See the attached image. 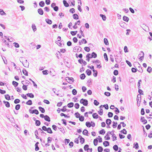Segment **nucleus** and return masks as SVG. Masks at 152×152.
Here are the masks:
<instances>
[{"instance_id": "nucleus-58", "label": "nucleus", "mask_w": 152, "mask_h": 152, "mask_svg": "<svg viewBox=\"0 0 152 152\" xmlns=\"http://www.w3.org/2000/svg\"><path fill=\"white\" fill-rule=\"evenodd\" d=\"M107 115L108 117L111 118L113 116V114L111 112H109L108 113Z\"/></svg>"}, {"instance_id": "nucleus-1", "label": "nucleus", "mask_w": 152, "mask_h": 152, "mask_svg": "<svg viewBox=\"0 0 152 152\" xmlns=\"http://www.w3.org/2000/svg\"><path fill=\"white\" fill-rule=\"evenodd\" d=\"M81 104H83L85 106H87L88 104V101L87 100L83 98L81 99L80 100Z\"/></svg>"}, {"instance_id": "nucleus-55", "label": "nucleus", "mask_w": 152, "mask_h": 152, "mask_svg": "<svg viewBox=\"0 0 152 152\" xmlns=\"http://www.w3.org/2000/svg\"><path fill=\"white\" fill-rule=\"evenodd\" d=\"M77 31H72L70 32V34H71V35L72 36H75L77 33Z\"/></svg>"}, {"instance_id": "nucleus-29", "label": "nucleus", "mask_w": 152, "mask_h": 152, "mask_svg": "<svg viewBox=\"0 0 152 152\" xmlns=\"http://www.w3.org/2000/svg\"><path fill=\"white\" fill-rule=\"evenodd\" d=\"M111 122L112 121L110 119H107L106 120V123L107 124L110 125L111 124Z\"/></svg>"}, {"instance_id": "nucleus-51", "label": "nucleus", "mask_w": 152, "mask_h": 152, "mask_svg": "<svg viewBox=\"0 0 152 152\" xmlns=\"http://www.w3.org/2000/svg\"><path fill=\"white\" fill-rule=\"evenodd\" d=\"M104 57L106 61H108V59L107 57V55L106 53H104Z\"/></svg>"}, {"instance_id": "nucleus-44", "label": "nucleus", "mask_w": 152, "mask_h": 152, "mask_svg": "<svg viewBox=\"0 0 152 152\" xmlns=\"http://www.w3.org/2000/svg\"><path fill=\"white\" fill-rule=\"evenodd\" d=\"M80 5H78V6H77V9H78V10L80 12H81L82 11V9H81V6L82 5V3H81V1H80Z\"/></svg>"}, {"instance_id": "nucleus-54", "label": "nucleus", "mask_w": 152, "mask_h": 152, "mask_svg": "<svg viewBox=\"0 0 152 152\" xmlns=\"http://www.w3.org/2000/svg\"><path fill=\"white\" fill-rule=\"evenodd\" d=\"M103 110L102 109H100L98 111V113L100 115H102L103 114Z\"/></svg>"}, {"instance_id": "nucleus-18", "label": "nucleus", "mask_w": 152, "mask_h": 152, "mask_svg": "<svg viewBox=\"0 0 152 152\" xmlns=\"http://www.w3.org/2000/svg\"><path fill=\"white\" fill-rule=\"evenodd\" d=\"M26 95L28 97L33 98L34 97V94L32 93H28L26 94Z\"/></svg>"}, {"instance_id": "nucleus-37", "label": "nucleus", "mask_w": 152, "mask_h": 152, "mask_svg": "<svg viewBox=\"0 0 152 152\" xmlns=\"http://www.w3.org/2000/svg\"><path fill=\"white\" fill-rule=\"evenodd\" d=\"M97 150L98 152H102L103 150V148L102 146H99L97 148Z\"/></svg>"}, {"instance_id": "nucleus-57", "label": "nucleus", "mask_w": 152, "mask_h": 152, "mask_svg": "<svg viewBox=\"0 0 152 152\" xmlns=\"http://www.w3.org/2000/svg\"><path fill=\"white\" fill-rule=\"evenodd\" d=\"M80 142L82 144L83 143L85 142V140L83 137H81L80 139Z\"/></svg>"}, {"instance_id": "nucleus-6", "label": "nucleus", "mask_w": 152, "mask_h": 152, "mask_svg": "<svg viewBox=\"0 0 152 152\" xmlns=\"http://www.w3.org/2000/svg\"><path fill=\"white\" fill-rule=\"evenodd\" d=\"M79 47L80 48V49L79 48H77V46L74 47L73 48V51L75 52H79L81 51L82 50V48L80 46Z\"/></svg>"}, {"instance_id": "nucleus-9", "label": "nucleus", "mask_w": 152, "mask_h": 152, "mask_svg": "<svg viewBox=\"0 0 152 152\" xmlns=\"http://www.w3.org/2000/svg\"><path fill=\"white\" fill-rule=\"evenodd\" d=\"M44 119L45 120L48 122H50V117L47 115H45V117H44Z\"/></svg>"}, {"instance_id": "nucleus-63", "label": "nucleus", "mask_w": 152, "mask_h": 152, "mask_svg": "<svg viewBox=\"0 0 152 152\" xmlns=\"http://www.w3.org/2000/svg\"><path fill=\"white\" fill-rule=\"evenodd\" d=\"M138 92L140 95H143L144 94L143 91L140 88L138 89Z\"/></svg>"}, {"instance_id": "nucleus-40", "label": "nucleus", "mask_w": 152, "mask_h": 152, "mask_svg": "<svg viewBox=\"0 0 152 152\" xmlns=\"http://www.w3.org/2000/svg\"><path fill=\"white\" fill-rule=\"evenodd\" d=\"M35 124L36 126H39L41 124V122L39 120H37L35 121Z\"/></svg>"}, {"instance_id": "nucleus-32", "label": "nucleus", "mask_w": 152, "mask_h": 152, "mask_svg": "<svg viewBox=\"0 0 152 152\" xmlns=\"http://www.w3.org/2000/svg\"><path fill=\"white\" fill-rule=\"evenodd\" d=\"M67 106L69 108L72 107L74 106V103L72 102H71L68 104Z\"/></svg>"}, {"instance_id": "nucleus-47", "label": "nucleus", "mask_w": 152, "mask_h": 152, "mask_svg": "<svg viewBox=\"0 0 152 152\" xmlns=\"http://www.w3.org/2000/svg\"><path fill=\"white\" fill-rule=\"evenodd\" d=\"M113 149L115 151H118V147L117 145H115L113 147Z\"/></svg>"}, {"instance_id": "nucleus-28", "label": "nucleus", "mask_w": 152, "mask_h": 152, "mask_svg": "<svg viewBox=\"0 0 152 152\" xmlns=\"http://www.w3.org/2000/svg\"><path fill=\"white\" fill-rule=\"evenodd\" d=\"M59 44H58V45L60 47H63L62 46V45H64V40H62L60 42L58 43Z\"/></svg>"}, {"instance_id": "nucleus-13", "label": "nucleus", "mask_w": 152, "mask_h": 152, "mask_svg": "<svg viewBox=\"0 0 152 152\" xmlns=\"http://www.w3.org/2000/svg\"><path fill=\"white\" fill-rule=\"evenodd\" d=\"M86 73L88 76H90L91 75L92 73V72L90 69H87L86 71Z\"/></svg>"}, {"instance_id": "nucleus-34", "label": "nucleus", "mask_w": 152, "mask_h": 152, "mask_svg": "<svg viewBox=\"0 0 152 152\" xmlns=\"http://www.w3.org/2000/svg\"><path fill=\"white\" fill-rule=\"evenodd\" d=\"M140 99H139V98H137V105L138 107L140 106V103L141 102Z\"/></svg>"}, {"instance_id": "nucleus-53", "label": "nucleus", "mask_w": 152, "mask_h": 152, "mask_svg": "<svg viewBox=\"0 0 152 152\" xmlns=\"http://www.w3.org/2000/svg\"><path fill=\"white\" fill-rule=\"evenodd\" d=\"M32 28L33 31L34 32L37 30L36 27L34 24H33L32 25Z\"/></svg>"}, {"instance_id": "nucleus-39", "label": "nucleus", "mask_w": 152, "mask_h": 152, "mask_svg": "<svg viewBox=\"0 0 152 152\" xmlns=\"http://www.w3.org/2000/svg\"><path fill=\"white\" fill-rule=\"evenodd\" d=\"M53 91V92H54V93H55L57 96H61V97H62L64 95V94H63V95H59V94H57V93H56V92L55 91L56 90V89L55 88H53V90H52Z\"/></svg>"}, {"instance_id": "nucleus-60", "label": "nucleus", "mask_w": 152, "mask_h": 152, "mask_svg": "<svg viewBox=\"0 0 152 152\" xmlns=\"http://www.w3.org/2000/svg\"><path fill=\"white\" fill-rule=\"evenodd\" d=\"M84 49L85 50V51L87 52H89L90 51V49L89 47H85L84 48Z\"/></svg>"}, {"instance_id": "nucleus-59", "label": "nucleus", "mask_w": 152, "mask_h": 152, "mask_svg": "<svg viewBox=\"0 0 152 152\" xmlns=\"http://www.w3.org/2000/svg\"><path fill=\"white\" fill-rule=\"evenodd\" d=\"M48 71L47 70H43L42 71V74L44 75H47L48 73Z\"/></svg>"}, {"instance_id": "nucleus-20", "label": "nucleus", "mask_w": 152, "mask_h": 152, "mask_svg": "<svg viewBox=\"0 0 152 152\" xmlns=\"http://www.w3.org/2000/svg\"><path fill=\"white\" fill-rule=\"evenodd\" d=\"M92 116L94 119H97L99 117L98 115L96 113H94L92 115Z\"/></svg>"}, {"instance_id": "nucleus-27", "label": "nucleus", "mask_w": 152, "mask_h": 152, "mask_svg": "<svg viewBox=\"0 0 152 152\" xmlns=\"http://www.w3.org/2000/svg\"><path fill=\"white\" fill-rule=\"evenodd\" d=\"M38 130L39 131L42 135H43V136H45L46 135V133L44 132L43 131L42 129H41V128H39L38 129Z\"/></svg>"}, {"instance_id": "nucleus-11", "label": "nucleus", "mask_w": 152, "mask_h": 152, "mask_svg": "<svg viewBox=\"0 0 152 152\" xmlns=\"http://www.w3.org/2000/svg\"><path fill=\"white\" fill-rule=\"evenodd\" d=\"M103 144L105 147H107L110 145V142L107 141H105L103 142Z\"/></svg>"}, {"instance_id": "nucleus-2", "label": "nucleus", "mask_w": 152, "mask_h": 152, "mask_svg": "<svg viewBox=\"0 0 152 152\" xmlns=\"http://www.w3.org/2000/svg\"><path fill=\"white\" fill-rule=\"evenodd\" d=\"M18 84L19 83L18 82L14 81H13L12 82V84L15 87V88L17 91L18 92H19V87H17Z\"/></svg>"}, {"instance_id": "nucleus-45", "label": "nucleus", "mask_w": 152, "mask_h": 152, "mask_svg": "<svg viewBox=\"0 0 152 152\" xmlns=\"http://www.w3.org/2000/svg\"><path fill=\"white\" fill-rule=\"evenodd\" d=\"M26 104L28 105H31L32 104V101L31 100H29L26 102Z\"/></svg>"}, {"instance_id": "nucleus-56", "label": "nucleus", "mask_w": 152, "mask_h": 152, "mask_svg": "<svg viewBox=\"0 0 152 152\" xmlns=\"http://www.w3.org/2000/svg\"><path fill=\"white\" fill-rule=\"evenodd\" d=\"M80 114L78 112H76L75 114V116L77 118H79L80 116Z\"/></svg>"}, {"instance_id": "nucleus-19", "label": "nucleus", "mask_w": 152, "mask_h": 152, "mask_svg": "<svg viewBox=\"0 0 152 152\" xmlns=\"http://www.w3.org/2000/svg\"><path fill=\"white\" fill-rule=\"evenodd\" d=\"M83 135L88 136V132L86 129H84L83 131Z\"/></svg>"}, {"instance_id": "nucleus-35", "label": "nucleus", "mask_w": 152, "mask_h": 152, "mask_svg": "<svg viewBox=\"0 0 152 152\" xmlns=\"http://www.w3.org/2000/svg\"><path fill=\"white\" fill-rule=\"evenodd\" d=\"M105 132V131L104 129H102L99 131V133L100 134L104 135Z\"/></svg>"}, {"instance_id": "nucleus-16", "label": "nucleus", "mask_w": 152, "mask_h": 152, "mask_svg": "<svg viewBox=\"0 0 152 152\" xmlns=\"http://www.w3.org/2000/svg\"><path fill=\"white\" fill-rule=\"evenodd\" d=\"M38 108L42 113H44L45 112V110L44 108L40 106L38 107Z\"/></svg>"}, {"instance_id": "nucleus-12", "label": "nucleus", "mask_w": 152, "mask_h": 152, "mask_svg": "<svg viewBox=\"0 0 152 152\" xmlns=\"http://www.w3.org/2000/svg\"><path fill=\"white\" fill-rule=\"evenodd\" d=\"M123 20L125 21L128 22L129 20V18L127 16L124 15L123 16Z\"/></svg>"}, {"instance_id": "nucleus-61", "label": "nucleus", "mask_w": 152, "mask_h": 152, "mask_svg": "<svg viewBox=\"0 0 152 152\" xmlns=\"http://www.w3.org/2000/svg\"><path fill=\"white\" fill-rule=\"evenodd\" d=\"M147 71L149 73H151L152 71V68L150 66H148L147 69Z\"/></svg>"}, {"instance_id": "nucleus-17", "label": "nucleus", "mask_w": 152, "mask_h": 152, "mask_svg": "<svg viewBox=\"0 0 152 152\" xmlns=\"http://www.w3.org/2000/svg\"><path fill=\"white\" fill-rule=\"evenodd\" d=\"M134 148H135L136 149H139V145L137 142H135L134 143Z\"/></svg>"}, {"instance_id": "nucleus-5", "label": "nucleus", "mask_w": 152, "mask_h": 152, "mask_svg": "<svg viewBox=\"0 0 152 152\" xmlns=\"http://www.w3.org/2000/svg\"><path fill=\"white\" fill-rule=\"evenodd\" d=\"M140 53H141L139 54L138 56L140 57L139 58L140 60L142 61L144 58V54L142 51H141Z\"/></svg>"}, {"instance_id": "nucleus-48", "label": "nucleus", "mask_w": 152, "mask_h": 152, "mask_svg": "<svg viewBox=\"0 0 152 152\" xmlns=\"http://www.w3.org/2000/svg\"><path fill=\"white\" fill-rule=\"evenodd\" d=\"M79 120L81 121H84V117L83 115H80V116L79 118Z\"/></svg>"}, {"instance_id": "nucleus-10", "label": "nucleus", "mask_w": 152, "mask_h": 152, "mask_svg": "<svg viewBox=\"0 0 152 152\" xmlns=\"http://www.w3.org/2000/svg\"><path fill=\"white\" fill-rule=\"evenodd\" d=\"M97 57V55L96 53L94 52H93L91 55V58H95Z\"/></svg>"}, {"instance_id": "nucleus-7", "label": "nucleus", "mask_w": 152, "mask_h": 152, "mask_svg": "<svg viewBox=\"0 0 152 152\" xmlns=\"http://www.w3.org/2000/svg\"><path fill=\"white\" fill-rule=\"evenodd\" d=\"M140 121L141 122L143 123L144 124H145L147 123V121L145 119V118L144 117H141Z\"/></svg>"}, {"instance_id": "nucleus-24", "label": "nucleus", "mask_w": 152, "mask_h": 152, "mask_svg": "<svg viewBox=\"0 0 152 152\" xmlns=\"http://www.w3.org/2000/svg\"><path fill=\"white\" fill-rule=\"evenodd\" d=\"M80 77L81 80H84L86 76L85 74L83 73L80 75Z\"/></svg>"}, {"instance_id": "nucleus-4", "label": "nucleus", "mask_w": 152, "mask_h": 152, "mask_svg": "<svg viewBox=\"0 0 152 152\" xmlns=\"http://www.w3.org/2000/svg\"><path fill=\"white\" fill-rule=\"evenodd\" d=\"M29 112L31 114L34 113L36 115H38L39 113L37 109L32 110L31 109V108H30L29 110Z\"/></svg>"}, {"instance_id": "nucleus-41", "label": "nucleus", "mask_w": 152, "mask_h": 152, "mask_svg": "<svg viewBox=\"0 0 152 152\" xmlns=\"http://www.w3.org/2000/svg\"><path fill=\"white\" fill-rule=\"evenodd\" d=\"M84 149L85 151H88L89 150V145L86 144L84 147Z\"/></svg>"}, {"instance_id": "nucleus-46", "label": "nucleus", "mask_w": 152, "mask_h": 152, "mask_svg": "<svg viewBox=\"0 0 152 152\" xmlns=\"http://www.w3.org/2000/svg\"><path fill=\"white\" fill-rule=\"evenodd\" d=\"M86 126L88 127H90L91 126V124L89 121H87L86 122Z\"/></svg>"}, {"instance_id": "nucleus-26", "label": "nucleus", "mask_w": 152, "mask_h": 152, "mask_svg": "<svg viewBox=\"0 0 152 152\" xmlns=\"http://www.w3.org/2000/svg\"><path fill=\"white\" fill-rule=\"evenodd\" d=\"M22 72L26 76L28 75V72L25 69H23Z\"/></svg>"}, {"instance_id": "nucleus-22", "label": "nucleus", "mask_w": 152, "mask_h": 152, "mask_svg": "<svg viewBox=\"0 0 152 152\" xmlns=\"http://www.w3.org/2000/svg\"><path fill=\"white\" fill-rule=\"evenodd\" d=\"M39 4L40 7H42L45 6V3L44 1H41L39 2Z\"/></svg>"}, {"instance_id": "nucleus-25", "label": "nucleus", "mask_w": 152, "mask_h": 152, "mask_svg": "<svg viewBox=\"0 0 152 152\" xmlns=\"http://www.w3.org/2000/svg\"><path fill=\"white\" fill-rule=\"evenodd\" d=\"M73 18L75 20H77L79 19V16L76 14H74L73 15Z\"/></svg>"}, {"instance_id": "nucleus-21", "label": "nucleus", "mask_w": 152, "mask_h": 152, "mask_svg": "<svg viewBox=\"0 0 152 152\" xmlns=\"http://www.w3.org/2000/svg\"><path fill=\"white\" fill-rule=\"evenodd\" d=\"M45 20L46 22L49 24H51L52 23V21L51 20H50L48 18L46 19Z\"/></svg>"}, {"instance_id": "nucleus-30", "label": "nucleus", "mask_w": 152, "mask_h": 152, "mask_svg": "<svg viewBox=\"0 0 152 152\" xmlns=\"http://www.w3.org/2000/svg\"><path fill=\"white\" fill-rule=\"evenodd\" d=\"M5 98L8 100L11 99L10 96L8 94H7L4 95Z\"/></svg>"}, {"instance_id": "nucleus-64", "label": "nucleus", "mask_w": 152, "mask_h": 152, "mask_svg": "<svg viewBox=\"0 0 152 152\" xmlns=\"http://www.w3.org/2000/svg\"><path fill=\"white\" fill-rule=\"evenodd\" d=\"M131 70L132 72L135 73L137 71V70H138L136 68L133 67L132 68Z\"/></svg>"}, {"instance_id": "nucleus-42", "label": "nucleus", "mask_w": 152, "mask_h": 152, "mask_svg": "<svg viewBox=\"0 0 152 152\" xmlns=\"http://www.w3.org/2000/svg\"><path fill=\"white\" fill-rule=\"evenodd\" d=\"M120 26L121 27H123V28H124L125 26L126 23L125 22L122 21V22H121L120 23Z\"/></svg>"}, {"instance_id": "nucleus-43", "label": "nucleus", "mask_w": 152, "mask_h": 152, "mask_svg": "<svg viewBox=\"0 0 152 152\" xmlns=\"http://www.w3.org/2000/svg\"><path fill=\"white\" fill-rule=\"evenodd\" d=\"M104 43L106 45H108L109 42L107 39L106 38H104Z\"/></svg>"}, {"instance_id": "nucleus-14", "label": "nucleus", "mask_w": 152, "mask_h": 152, "mask_svg": "<svg viewBox=\"0 0 152 152\" xmlns=\"http://www.w3.org/2000/svg\"><path fill=\"white\" fill-rule=\"evenodd\" d=\"M66 105H65V106H63L62 107V108L61 109H60V111H61L63 112H64L66 111L67 110V109L66 108Z\"/></svg>"}, {"instance_id": "nucleus-52", "label": "nucleus", "mask_w": 152, "mask_h": 152, "mask_svg": "<svg viewBox=\"0 0 152 152\" xmlns=\"http://www.w3.org/2000/svg\"><path fill=\"white\" fill-rule=\"evenodd\" d=\"M66 78H67L68 80H69L70 81H71L72 83H73L74 81V80L73 77H66Z\"/></svg>"}, {"instance_id": "nucleus-8", "label": "nucleus", "mask_w": 152, "mask_h": 152, "mask_svg": "<svg viewBox=\"0 0 152 152\" xmlns=\"http://www.w3.org/2000/svg\"><path fill=\"white\" fill-rule=\"evenodd\" d=\"M37 11L38 13L41 15H42L44 14L43 11L41 8L37 10Z\"/></svg>"}, {"instance_id": "nucleus-36", "label": "nucleus", "mask_w": 152, "mask_h": 152, "mask_svg": "<svg viewBox=\"0 0 152 152\" xmlns=\"http://www.w3.org/2000/svg\"><path fill=\"white\" fill-rule=\"evenodd\" d=\"M100 16L102 18V20L104 21H105L106 20V18L104 15L102 14H100Z\"/></svg>"}, {"instance_id": "nucleus-33", "label": "nucleus", "mask_w": 152, "mask_h": 152, "mask_svg": "<svg viewBox=\"0 0 152 152\" xmlns=\"http://www.w3.org/2000/svg\"><path fill=\"white\" fill-rule=\"evenodd\" d=\"M0 14L2 15H6V13L2 9H0Z\"/></svg>"}, {"instance_id": "nucleus-50", "label": "nucleus", "mask_w": 152, "mask_h": 152, "mask_svg": "<svg viewBox=\"0 0 152 152\" xmlns=\"http://www.w3.org/2000/svg\"><path fill=\"white\" fill-rule=\"evenodd\" d=\"M113 124L112 125L113 127L114 128H116L118 124L117 122H115L114 121H113Z\"/></svg>"}, {"instance_id": "nucleus-38", "label": "nucleus", "mask_w": 152, "mask_h": 152, "mask_svg": "<svg viewBox=\"0 0 152 152\" xmlns=\"http://www.w3.org/2000/svg\"><path fill=\"white\" fill-rule=\"evenodd\" d=\"M46 132L50 134H52L53 133V132L51 129L50 127H48L47 128V130Z\"/></svg>"}, {"instance_id": "nucleus-15", "label": "nucleus", "mask_w": 152, "mask_h": 152, "mask_svg": "<svg viewBox=\"0 0 152 152\" xmlns=\"http://www.w3.org/2000/svg\"><path fill=\"white\" fill-rule=\"evenodd\" d=\"M64 5L66 7H68L69 6V4L66 1L64 0L63 1Z\"/></svg>"}, {"instance_id": "nucleus-3", "label": "nucleus", "mask_w": 152, "mask_h": 152, "mask_svg": "<svg viewBox=\"0 0 152 152\" xmlns=\"http://www.w3.org/2000/svg\"><path fill=\"white\" fill-rule=\"evenodd\" d=\"M69 60L67 58L66 59L64 58V62L66 64V66L68 68L70 66V64L69 62Z\"/></svg>"}, {"instance_id": "nucleus-23", "label": "nucleus", "mask_w": 152, "mask_h": 152, "mask_svg": "<svg viewBox=\"0 0 152 152\" xmlns=\"http://www.w3.org/2000/svg\"><path fill=\"white\" fill-rule=\"evenodd\" d=\"M98 138H96L94 140V145L95 146H96L98 144Z\"/></svg>"}, {"instance_id": "nucleus-62", "label": "nucleus", "mask_w": 152, "mask_h": 152, "mask_svg": "<svg viewBox=\"0 0 152 152\" xmlns=\"http://www.w3.org/2000/svg\"><path fill=\"white\" fill-rule=\"evenodd\" d=\"M72 94L73 95H75L77 94V90L75 89H74L72 90Z\"/></svg>"}, {"instance_id": "nucleus-31", "label": "nucleus", "mask_w": 152, "mask_h": 152, "mask_svg": "<svg viewBox=\"0 0 152 152\" xmlns=\"http://www.w3.org/2000/svg\"><path fill=\"white\" fill-rule=\"evenodd\" d=\"M121 60V57H119V58H115V61L116 63H120Z\"/></svg>"}, {"instance_id": "nucleus-49", "label": "nucleus", "mask_w": 152, "mask_h": 152, "mask_svg": "<svg viewBox=\"0 0 152 152\" xmlns=\"http://www.w3.org/2000/svg\"><path fill=\"white\" fill-rule=\"evenodd\" d=\"M120 132L125 134H127V131L125 129H124L122 130Z\"/></svg>"}]
</instances>
